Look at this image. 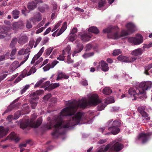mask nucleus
I'll use <instances>...</instances> for the list:
<instances>
[{
	"mask_svg": "<svg viewBox=\"0 0 152 152\" xmlns=\"http://www.w3.org/2000/svg\"><path fill=\"white\" fill-rule=\"evenodd\" d=\"M100 102L98 95L94 94L89 99L88 102L86 99L84 98L79 101L72 102L68 107L62 110L59 115L55 116L46 127L48 129H50L53 127L54 129L52 134L54 138H57L59 135L64 134L63 128L71 129L75 125L85 124V123L82 122L86 119L85 114L83 113L77 112L69 120L63 121L64 117L74 115L79 108L83 109L89 105H96Z\"/></svg>",
	"mask_w": 152,
	"mask_h": 152,
	"instance_id": "obj_1",
	"label": "nucleus"
},
{
	"mask_svg": "<svg viewBox=\"0 0 152 152\" xmlns=\"http://www.w3.org/2000/svg\"><path fill=\"white\" fill-rule=\"evenodd\" d=\"M126 26L127 29V31L123 30L120 35L118 34L119 29L117 26H110L104 29L103 32L104 33L108 34L107 37L108 38L117 39L132 33L136 30V26L132 23H128Z\"/></svg>",
	"mask_w": 152,
	"mask_h": 152,
	"instance_id": "obj_2",
	"label": "nucleus"
},
{
	"mask_svg": "<svg viewBox=\"0 0 152 152\" xmlns=\"http://www.w3.org/2000/svg\"><path fill=\"white\" fill-rule=\"evenodd\" d=\"M152 87V82L148 81L142 82L139 87L136 89L130 88L129 90V94L131 96L134 97V99L140 98L143 99L146 97L145 91L149 90Z\"/></svg>",
	"mask_w": 152,
	"mask_h": 152,
	"instance_id": "obj_3",
	"label": "nucleus"
},
{
	"mask_svg": "<svg viewBox=\"0 0 152 152\" xmlns=\"http://www.w3.org/2000/svg\"><path fill=\"white\" fill-rule=\"evenodd\" d=\"M37 115L36 113H34L31 116V119L29 120L28 119L23 120L20 121V127L22 129H24L28 126L34 128H37L39 126L42 122V119L41 117H39L36 122L34 120L35 119Z\"/></svg>",
	"mask_w": 152,
	"mask_h": 152,
	"instance_id": "obj_4",
	"label": "nucleus"
},
{
	"mask_svg": "<svg viewBox=\"0 0 152 152\" xmlns=\"http://www.w3.org/2000/svg\"><path fill=\"white\" fill-rule=\"evenodd\" d=\"M128 41L133 43L134 45H139L143 42V37L141 34H137L135 37H129L128 39Z\"/></svg>",
	"mask_w": 152,
	"mask_h": 152,
	"instance_id": "obj_5",
	"label": "nucleus"
},
{
	"mask_svg": "<svg viewBox=\"0 0 152 152\" xmlns=\"http://www.w3.org/2000/svg\"><path fill=\"white\" fill-rule=\"evenodd\" d=\"M152 134V132L150 133L140 134L136 138V140H139L142 143H144L148 140L150 135Z\"/></svg>",
	"mask_w": 152,
	"mask_h": 152,
	"instance_id": "obj_6",
	"label": "nucleus"
},
{
	"mask_svg": "<svg viewBox=\"0 0 152 152\" xmlns=\"http://www.w3.org/2000/svg\"><path fill=\"white\" fill-rule=\"evenodd\" d=\"M115 143L111 147L110 149L112 151H114L115 152H118L121 150L123 148V145L121 143L118 142L115 143L114 142L113 143Z\"/></svg>",
	"mask_w": 152,
	"mask_h": 152,
	"instance_id": "obj_7",
	"label": "nucleus"
},
{
	"mask_svg": "<svg viewBox=\"0 0 152 152\" xmlns=\"http://www.w3.org/2000/svg\"><path fill=\"white\" fill-rule=\"evenodd\" d=\"M28 41L27 36L25 34H21L19 36L18 41L20 44L23 45L27 42Z\"/></svg>",
	"mask_w": 152,
	"mask_h": 152,
	"instance_id": "obj_8",
	"label": "nucleus"
},
{
	"mask_svg": "<svg viewBox=\"0 0 152 152\" xmlns=\"http://www.w3.org/2000/svg\"><path fill=\"white\" fill-rule=\"evenodd\" d=\"M108 129L109 130L111 131V132H109L107 133L104 134V135H109L111 134L115 135L118 133L120 131L119 128L115 127V126H113V127H109L108 128Z\"/></svg>",
	"mask_w": 152,
	"mask_h": 152,
	"instance_id": "obj_9",
	"label": "nucleus"
},
{
	"mask_svg": "<svg viewBox=\"0 0 152 152\" xmlns=\"http://www.w3.org/2000/svg\"><path fill=\"white\" fill-rule=\"evenodd\" d=\"M78 41H76L75 43L77 44L76 48L73 53L72 56H76V54L80 52L83 49V45L82 43H78Z\"/></svg>",
	"mask_w": 152,
	"mask_h": 152,
	"instance_id": "obj_10",
	"label": "nucleus"
},
{
	"mask_svg": "<svg viewBox=\"0 0 152 152\" xmlns=\"http://www.w3.org/2000/svg\"><path fill=\"white\" fill-rule=\"evenodd\" d=\"M80 36L81 40L83 42H87L89 41L92 37V35L90 34L84 33L82 34H79Z\"/></svg>",
	"mask_w": 152,
	"mask_h": 152,
	"instance_id": "obj_11",
	"label": "nucleus"
},
{
	"mask_svg": "<svg viewBox=\"0 0 152 152\" xmlns=\"http://www.w3.org/2000/svg\"><path fill=\"white\" fill-rule=\"evenodd\" d=\"M8 139L14 140L16 142H18L20 140L18 135L15 132H12L7 138L6 140Z\"/></svg>",
	"mask_w": 152,
	"mask_h": 152,
	"instance_id": "obj_12",
	"label": "nucleus"
},
{
	"mask_svg": "<svg viewBox=\"0 0 152 152\" xmlns=\"http://www.w3.org/2000/svg\"><path fill=\"white\" fill-rule=\"evenodd\" d=\"M99 67L104 72L107 71L109 69L108 64L103 60L101 61L99 63Z\"/></svg>",
	"mask_w": 152,
	"mask_h": 152,
	"instance_id": "obj_13",
	"label": "nucleus"
},
{
	"mask_svg": "<svg viewBox=\"0 0 152 152\" xmlns=\"http://www.w3.org/2000/svg\"><path fill=\"white\" fill-rule=\"evenodd\" d=\"M34 1L35 2L32 1L28 4V9L32 10L36 7L37 3H42V2L41 0H34Z\"/></svg>",
	"mask_w": 152,
	"mask_h": 152,
	"instance_id": "obj_14",
	"label": "nucleus"
},
{
	"mask_svg": "<svg viewBox=\"0 0 152 152\" xmlns=\"http://www.w3.org/2000/svg\"><path fill=\"white\" fill-rule=\"evenodd\" d=\"M22 64H21V62L19 64V62L18 61H15L10 66V70L12 72H13Z\"/></svg>",
	"mask_w": 152,
	"mask_h": 152,
	"instance_id": "obj_15",
	"label": "nucleus"
},
{
	"mask_svg": "<svg viewBox=\"0 0 152 152\" xmlns=\"http://www.w3.org/2000/svg\"><path fill=\"white\" fill-rule=\"evenodd\" d=\"M44 47H42L38 53L36 55L32 58V60L31 62V64H34V63L35 61L37 60L40 57V56L44 52Z\"/></svg>",
	"mask_w": 152,
	"mask_h": 152,
	"instance_id": "obj_16",
	"label": "nucleus"
},
{
	"mask_svg": "<svg viewBox=\"0 0 152 152\" xmlns=\"http://www.w3.org/2000/svg\"><path fill=\"white\" fill-rule=\"evenodd\" d=\"M42 17L40 14L38 13L35 15L33 17L30 18V20L32 21L34 23H35L37 21L39 22L42 20Z\"/></svg>",
	"mask_w": 152,
	"mask_h": 152,
	"instance_id": "obj_17",
	"label": "nucleus"
},
{
	"mask_svg": "<svg viewBox=\"0 0 152 152\" xmlns=\"http://www.w3.org/2000/svg\"><path fill=\"white\" fill-rule=\"evenodd\" d=\"M143 50L141 48L135 49L131 52V54L135 56L141 55L143 53Z\"/></svg>",
	"mask_w": 152,
	"mask_h": 152,
	"instance_id": "obj_18",
	"label": "nucleus"
},
{
	"mask_svg": "<svg viewBox=\"0 0 152 152\" xmlns=\"http://www.w3.org/2000/svg\"><path fill=\"white\" fill-rule=\"evenodd\" d=\"M107 124L108 126H110V127H113V126H115L117 127L120 126V123L119 121L116 120L113 121V120L112 119L109 121L107 122Z\"/></svg>",
	"mask_w": 152,
	"mask_h": 152,
	"instance_id": "obj_19",
	"label": "nucleus"
},
{
	"mask_svg": "<svg viewBox=\"0 0 152 152\" xmlns=\"http://www.w3.org/2000/svg\"><path fill=\"white\" fill-rule=\"evenodd\" d=\"M69 77V76L68 74L63 72H60L58 74L56 80H60L62 78L68 79Z\"/></svg>",
	"mask_w": 152,
	"mask_h": 152,
	"instance_id": "obj_20",
	"label": "nucleus"
},
{
	"mask_svg": "<svg viewBox=\"0 0 152 152\" xmlns=\"http://www.w3.org/2000/svg\"><path fill=\"white\" fill-rule=\"evenodd\" d=\"M8 130V128H4L3 126H0V138L6 135Z\"/></svg>",
	"mask_w": 152,
	"mask_h": 152,
	"instance_id": "obj_21",
	"label": "nucleus"
},
{
	"mask_svg": "<svg viewBox=\"0 0 152 152\" xmlns=\"http://www.w3.org/2000/svg\"><path fill=\"white\" fill-rule=\"evenodd\" d=\"M38 99V97L31 98L30 100V103L32 108L35 109L36 108L37 104V100Z\"/></svg>",
	"mask_w": 152,
	"mask_h": 152,
	"instance_id": "obj_22",
	"label": "nucleus"
},
{
	"mask_svg": "<svg viewBox=\"0 0 152 152\" xmlns=\"http://www.w3.org/2000/svg\"><path fill=\"white\" fill-rule=\"evenodd\" d=\"M67 23L66 22H64L63 24L61 29L59 31V32L56 35V36H58L60 35V34H61L66 29V28H67Z\"/></svg>",
	"mask_w": 152,
	"mask_h": 152,
	"instance_id": "obj_23",
	"label": "nucleus"
},
{
	"mask_svg": "<svg viewBox=\"0 0 152 152\" xmlns=\"http://www.w3.org/2000/svg\"><path fill=\"white\" fill-rule=\"evenodd\" d=\"M88 31L89 32H90L95 34H97L99 32V31L97 28L96 27L94 26L90 27L88 28Z\"/></svg>",
	"mask_w": 152,
	"mask_h": 152,
	"instance_id": "obj_24",
	"label": "nucleus"
},
{
	"mask_svg": "<svg viewBox=\"0 0 152 152\" xmlns=\"http://www.w3.org/2000/svg\"><path fill=\"white\" fill-rule=\"evenodd\" d=\"M30 48H27L25 50L23 48H22L19 50L18 52V54L20 55L25 54V53L29 52H30Z\"/></svg>",
	"mask_w": 152,
	"mask_h": 152,
	"instance_id": "obj_25",
	"label": "nucleus"
},
{
	"mask_svg": "<svg viewBox=\"0 0 152 152\" xmlns=\"http://www.w3.org/2000/svg\"><path fill=\"white\" fill-rule=\"evenodd\" d=\"M111 143L107 145L104 148H101L98 149L97 152H105L107 151L112 145Z\"/></svg>",
	"mask_w": 152,
	"mask_h": 152,
	"instance_id": "obj_26",
	"label": "nucleus"
},
{
	"mask_svg": "<svg viewBox=\"0 0 152 152\" xmlns=\"http://www.w3.org/2000/svg\"><path fill=\"white\" fill-rule=\"evenodd\" d=\"M27 69H25L23 70L22 72V73L20 75V76L22 77V78H23L26 76H27L30 75L31 73L30 72H28Z\"/></svg>",
	"mask_w": 152,
	"mask_h": 152,
	"instance_id": "obj_27",
	"label": "nucleus"
},
{
	"mask_svg": "<svg viewBox=\"0 0 152 152\" xmlns=\"http://www.w3.org/2000/svg\"><path fill=\"white\" fill-rule=\"evenodd\" d=\"M59 85H60L58 83L51 84L49 85L47 88L49 90H51L59 86Z\"/></svg>",
	"mask_w": 152,
	"mask_h": 152,
	"instance_id": "obj_28",
	"label": "nucleus"
},
{
	"mask_svg": "<svg viewBox=\"0 0 152 152\" xmlns=\"http://www.w3.org/2000/svg\"><path fill=\"white\" fill-rule=\"evenodd\" d=\"M103 93L106 95H109L112 92V90L109 87H106L104 88L102 91Z\"/></svg>",
	"mask_w": 152,
	"mask_h": 152,
	"instance_id": "obj_29",
	"label": "nucleus"
},
{
	"mask_svg": "<svg viewBox=\"0 0 152 152\" xmlns=\"http://www.w3.org/2000/svg\"><path fill=\"white\" fill-rule=\"evenodd\" d=\"M115 102L113 98L112 97H109L106 99L104 102L105 104L114 103Z\"/></svg>",
	"mask_w": 152,
	"mask_h": 152,
	"instance_id": "obj_30",
	"label": "nucleus"
},
{
	"mask_svg": "<svg viewBox=\"0 0 152 152\" xmlns=\"http://www.w3.org/2000/svg\"><path fill=\"white\" fill-rule=\"evenodd\" d=\"M0 33L3 34L4 35H1L0 36V38H3L5 37H10V34H8L7 32L4 31H3L1 30V28H0Z\"/></svg>",
	"mask_w": 152,
	"mask_h": 152,
	"instance_id": "obj_31",
	"label": "nucleus"
},
{
	"mask_svg": "<svg viewBox=\"0 0 152 152\" xmlns=\"http://www.w3.org/2000/svg\"><path fill=\"white\" fill-rule=\"evenodd\" d=\"M117 58L118 60L121 61L125 62H128L127 58L125 56H124L122 55L118 57Z\"/></svg>",
	"mask_w": 152,
	"mask_h": 152,
	"instance_id": "obj_32",
	"label": "nucleus"
},
{
	"mask_svg": "<svg viewBox=\"0 0 152 152\" xmlns=\"http://www.w3.org/2000/svg\"><path fill=\"white\" fill-rule=\"evenodd\" d=\"M48 5L46 4H44L43 6L39 7L38 9L39 11L40 12H43L45 11V9H48Z\"/></svg>",
	"mask_w": 152,
	"mask_h": 152,
	"instance_id": "obj_33",
	"label": "nucleus"
},
{
	"mask_svg": "<svg viewBox=\"0 0 152 152\" xmlns=\"http://www.w3.org/2000/svg\"><path fill=\"white\" fill-rule=\"evenodd\" d=\"M17 41V39L16 38H15L13 39L11 41L10 44V47L12 48L15 47Z\"/></svg>",
	"mask_w": 152,
	"mask_h": 152,
	"instance_id": "obj_34",
	"label": "nucleus"
},
{
	"mask_svg": "<svg viewBox=\"0 0 152 152\" xmlns=\"http://www.w3.org/2000/svg\"><path fill=\"white\" fill-rule=\"evenodd\" d=\"M19 12L17 10H14L12 12L13 16L15 19H17L19 17Z\"/></svg>",
	"mask_w": 152,
	"mask_h": 152,
	"instance_id": "obj_35",
	"label": "nucleus"
},
{
	"mask_svg": "<svg viewBox=\"0 0 152 152\" xmlns=\"http://www.w3.org/2000/svg\"><path fill=\"white\" fill-rule=\"evenodd\" d=\"M43 90H40L39 91H37L35 92H33L32 94V95L34 96H36V97H37V96H39L43 94Z\"/></svg>",
	"mask_w": 152,
	"mask_h": 152,
	"instance_id": "obj_36",
	"label": "nucleus"
},
{
	"mask_svg": "<svg viewBox=\"0 0 152 152\" xmlns=\"http://www.w3.org/2000/svg\"><path fill=\"white\" fill-rule=\"evenodd\" d=\"M94 54V52H91L88 53H86L83 55V57L84 58H88L93 56Z\"/></svg>",
	"mask_w": 152,
	"mask_h": 152,
	"instance_id": "obj_37",
	"label": "nucleus"
},
{
	"mask_svg": "<svg viewBox=\"0 0 152 152\" xmlns=\"http://www.w3.org/2000/svg\"><path fill=\"white\" fill-rule=\"evenodd\" d=\"M141 115L143 117L145 118V120L147 121H150V118L149 117H148V115L145 111L142 113Z\"/></svg>",
	"mask_w": 152,
	"mask_h": 152,
	"instance_id": "obj_38",
	"label": "nucleus"
},
{
	"mask_svg": "<svg viewBox=\"0 0 152 152\" xmlns=\"http://www.w3.org/2000/svg\"><path fill=\"white\" fill-rule=\"evenodd\" d=\"M71 35L69 37V41L73 42L76 39L77 35L76 34H70Z\"/></svg>",
	"mask_w": 152,
	"mask_h": 152,
	"instance_id": "obj_39",
	"label": "nucleus"
},
{
	"mask_svg": "<svg viewBox=\"0 0 152 152\" xmlns=\"http://www.w3.org/2000/svg\"><path fill=\"white\" fill-rule=\"evenodd\" d=\"M121 51L120 49L115 50L113 51V54L114 56H117L121 54Z\"/></svg>",
	"mask_w": 152,
	"mask_h": 152,
	"instance_id": "obj_40",
	"label": "nucleus"
},
{
	"mask_svg": "<svg viewBox=\"0 0 152 152\" xmlns=\"http://www.w3.org/2000/svg\"><path fill=\"white\" fill-rule=\"evenodd\" d=\"M31 21L30 20V19L27 20L26 27L28 29L31 28L32 27V25L30 22Z\"/></svg>",
	"mask_w": 152,
	"mask_h": 152,
	"instance_id": "obj_41",
	"label": "nucleus"
},
{
	"mask_svg": "<svg viewBox=\"0 0 152 152\" xmlns=\"http://www.w3.org/2000/svg\"><path fill=\"white\" fill-rule=\"evenodd\" d=\"M62 21L61 20L59 21L55 26L54 28L52 29L51 31H55L58 28L60 25L61 23H62Z\"/></svg>",
	"mask_w": 152,
	"mask_h": 152,
	"instance_id": "obj_42",
	"label": "nucleus"
},
{
	"mask_svg": "<svg viewBox=\"0 0 152 152\" xmlns=\"http://www.w3.org/2000/svg\"><path fill=\"white\" fill-rule=\"evenodd\" d=\"M42 40V37H39L37 38L35 42L34 43V48H36L37 45L39 44V43Z\"/></svg>",
	"mask_w": 152,
	"mask_h": 152,
	"instance_id": "obj_43",
	"label": "nucleus"
},
{
	"mask_svg": "<svg viewBox=\"0 0 152 152\" xmlns=\"http://www.w3.org/2000/svg\"><path fill=\"white\" fill-rule=\"evenodd\" d=\"M106 106V105H105L101 103L98 106L97 109L99 111L102 110L104 109Z\"/></svg>",
	"mask_w": 152,
	"mask_h": 152,
	"instance_id": "obj_44",
	"label": "nucleus"
},
{
	"mask_svg": "<svg viewBox=\"0 0 152 152\" xmlns=\"http://www.w3.org/2000/svg\"><path fill=\"white\" fill-rule=\"evenodd\" d=\"M53 50V47H50L45 50L46 54L47 56H49Z\"/></svg>",
	"mask_w": 152,
	"mask_h": 152,
	"instance_id": "obj_45",
	"label": "nucleus"
},
{
	"mask_svg": "<svg viewBox=\"0 0 152 152\" xmlns=\"http://www.w3.org/2000/svg\"><path fill=\"white\" fill-rule=\"evenodd\" d=\"M25 55L24 56V57L23 58V60L21 62V64H23L28 58L29 55V52L25 54Z\"/></svg>",
	"mask_w": 152,
	"mask_h": 152,
	"instance_id": "obj_46",
	"label": "nucleus"
},
{
	"mask_svg": "<svg viewBox=\"0 0 152 152\" xmlns=\"http://www.w3.org/2000/svg\"><path fill=\"white\" fill-rule=\"evenodd\" d=\"M145 108L143 106L139 107L137 109V111L141 114L144 112L145 111Z\"/></svg>",
	"mask_w": 152,
	"mask_h": 152,
	"instance_id": "obj_47",
	"label": "nucleus"
},
{
	"mask_svg": "<svg viewBox=\"0 0 152 152\" xmlns=\"http://www.w3.org/2000/svg\"><path fill=\"white\" fill-rule=\"evenodd\" d=\"M151 69V67L149 66L148 65L146 66L145 67V71L144 72V73L146 74V75H149V74L148 72V71L150 70Z\"/></svg>",
	"mask_w": 152,
	"mask_h": 152,
	"instance_id": "obj_48",
	"label": "nucleus"
},
{
	"mask_svg": "<svg viewBox=\"0 0 152 152\" xmlns=\"http://www.w3.org/2000/svg\"><path fill=\"white\" fill-rule=\"evenodd\" d=\"M50 68H51V64H48L43 68V69L44 71H46L49 70Z\"/></svg>",
	"mask_w": 152,
	"mask_h": 152,
	"instance_id": "obj_49",
	"label": "nucleus"
},
{
	"mask_svg": "<svg viewBox=\"0 0 152 152\" xmlns=\"http://www.w3.org/2000/svg\"><path fill=\"white\" fill-rule=\"evenodd\" d=\"M20 115L21 114L20 112H17L14 114V117L13 119L14 120L17 119L20 117Z\"/></svg>",
	"mask_w": 152,
	"mask_h": 152,
	"instance_id": "obj_50",
	"label": "nucleus"
},
{
	"mask_svg": "<svg viewBox=\"0 0 152 152\" xmlns=\"http://www.w3.org/2000/svg\"><path fill=\"white\" fill-rule=\"evenodd\" d=\"M152 47V43L150 42L149 44H144L143 45V46L142 47V48L143 49L145 48H151Z\"/></svg>",
	"mask_w": 152,
	"mask_h": 152,
	"instance_id": "obj_51",
	"label": "nucleus"
},
{
	"mask_svg": "<svg viewBox=\"0 0 152 152\" xmlns=\"http://www.w3.org/2000/svg\"><path fill=\"white\" fill-rule=\"evenodd\" d=\"M80 84L82 85L86 86L88 84L87 81L86 80H83L80 82Z\"/></svg>",
	"mask_w": 152,
	"mask_h": 152,
	"instance_id": "obj_52",
	"label": "nucleus"
},
{
	"mask_svg": "<svg viewBox=\"0 0 152 152\" xmlns=\"http://www.w3.org/2000/svg\"><path fill=\"white\" fill-rule=\"evenodd\" d=\"M30 141V140H28L26 141V143L20 144L19 145V147H25L26 146L27 144H28Z\"/></svg>",
	"mask_w": 152,
	"mask_h": 152,
	"instance_id": "obj_53",
	"label": "nucleus"
},
{
	"mask_svg": "<svg viewBox=\"0 0 152 152\" xmlns=\"http://www.w3.org/2000/svg\"><path fill=\"white\" fill-rule=\"evenodd\" d=\"M105 1L104 0H100L99 3V8H101L104 4Z\"/></svg>",
	"mask_w": 152,
	"mask_h": 152,
	"instance_id": "obj_54",
	"label": "nucleus"
},
{
	"mask_svg": "<svg viewBox=\"0 0 152 152\" xmlns=\"http://www.w3.org/2000/svg\"><path fill=\"white\" fill-rule=\"evenodd\" d=\"M92 45L91 43H89L87 44L86 46V51H89L92 48Z\"/></svg>",
	"mask_w": 152,
	"mask_h": 152,
	"instance_id": "obj_55",
	"label": "nucleus"
},
{
	"mask_svg": "<svg viewBox=\"0 0 152 152\" xmlns=\"http://www.w3.org/2000/svg\"><path fill=\"white\" fill-rule=\"evenodd\" d=\"M43 80L41 79L38 81L35 84L34 87L35 88H37L43 82Z\"/></svg>",
	"mask_w": 152,
	"mask_h": 152,
	"instance_id": "obj_56",
	"label": "nucleus"
},
{
	"mask_svg": "<svg viewBox=\"0 0 152 152\" xmlns=\"http://www.w3.org/2000/svg\"><path fill=\"white\" fill-rule=\"evenodd\" d=\"M35 43L34 41V40H32L30 41L29 43V47L28 48H30V49L32 48L34 45V44Z\"/></svg>",
	"mask_w": 152,
	"mask_h": 152,
	"instance_id": "obj_57",
	"label": "nucleus"
},
{
	"mask_svg": "<svg viewBox=\"0 0 152 152\" xmlns=\"http://www.w3.org/2000/svg\"><path fill=\"white\" fill-rule=\"evenodd\" d=\"M71 49L70 46L69 45H68L65 50V51L67 52V54L68 55H70L71 54L70 52Z\"/></svg>",
	"mask_w": 152,
	"mask_h": 152,
	"instance_id": "obj_58",
	"label": "nucleus"
},
{
	"mask_svg": "<svg viewBox=\"0 0 152 152\" xmlns=\"http://www.w3.org/2000/svg\"><path fill=\"white\" fill-rule=\"evenodd\" d=\"M12 104L10 105L7 108V109L4 112L3 114L4 115V114L7 113L8 112L10 111L12 109Z\"/></svg>",
	"mask_w": 152,
	"mask_h": 152,
	"instance_id": "obj_59",
	"label": "nucleus"
},
{
	"mask_svg": "<svg viewBox=\"0 0 152 152\" xmlns=\"http://www.w3.org/2000/svg\"><path fill=\"white\" fill-rule=\"evenodd\" d=\"M58 63V61L55 60H54L51 64V68H53L54 67V66Z\"/></svg>",
	"mask_w": 152,
	"mask_h": 152,
	"instance_id": "obj_60",
	"label": "nucleus"
},
{
	"mask_svg": "<svg viewBox=\"0 0 152 152\" xmlns=\"http://www.w3.org/2000/svg\"><path fill=\"white\" fill-rule=\"evenodd\" d=\"M19 25H20L21 26L23 25V23L22 21H21L19 22H16L14 24V26H18L19 28L21 27Z\"/></svg>",
	"mask_w": 152,
	"mask_h": 152,
	"instance_id": "obj_61",
	"label": "nucleus"
},
{
	"mask_svg": "<svg viewBox=\"0 0 152 152\" xmlns=\"http://www.w3.org/2000/svg\"><path fill=\"white\" fill-rule=\"evenodd\" d=\"M51 96V95L50 94H47V95L45 96L44 97L43 99H44L48 100L50 98V97Z\"/></svg>",
	"mask_w": 152,
	"mask_h": 152,
	"instance_id": "obj_62",
	"label": "nucleus"
},
{
	"mask_svg": "<svg viewBox=\"0 0 152 152\" xmlns=\"http://www.w3.org/2000/svg\"><path fill=\"white\" fill-rule=\"evenodd\" d=\"M16 51V49L15 48L14 49H13L10 55V56H13L15 54Z\"/></svg>",
	"mask_w": 152,
	"mask_h": 152,
	"instance_id": "obj_63",
	"label": "nucleus"
},
{
	"mask_svg": "<svg viewBox=\"0 0 152 152\" xmlns=\"http://www.w3.org/2000/svg\"><path fill=\"white\" fill-rule=\"evenodd\" d=\"M7 74H6L0 75V82H1L7 76Z\"/></svg>",
	"mask_w": 152,
	"mask_h": 152,
	"instance_id": "obj_64",
	"label": "nucleus"
}]
</instances>
